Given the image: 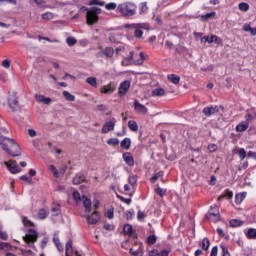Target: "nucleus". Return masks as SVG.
Instances as JSON below:
<instances>
[{"label": "nucleus", "instance_id": "1", "mask_svg": "<svg viewBox=\"0 0 256 256\" xmlns=\"http://www.w3.org/2000/svg\"><path fill=\"white\" fill-rule=\"evenodd\" d=\"M0 147L11 157H19V155H21V147H19V144H17L15 139L3 136L1 133Z\"/></svg>", "mask_w": 256, "mask_h": 256}, {"label": "nucleus", "instance_id": "2", "mask_svg": "<svg viewBox=\"0 0 256 256\" xmlns=\"http://www.w3.org/2000/svg\"><path fill=\"white\" fill-rule=\"evenodd\" d=\"M117 12L120 13L122 17H133L137 15V5L133 2L120 3L117 6Z\"/></svg>", "mask_w": 256, "mask_h": 256}, {"label": "nucleus", "instance_id": "3", "mask_svg": "<svg viewBox=\"0 0 256 256\" xmlns=\"http://www.w3.org/2000/svg\"><path fill=\"white\" fill-rule=\"evenodd\" d=\"M99 15H101V8L92 7L86 13V21L88 25H95L99 21Z\"/></svg>", "mask_w": 256, "mask_h": 256}, {"label": "nucleus", "instance_id": "4", "mask_svg": "<svg viewBox=\"0 0 256 256\" xmlns=\"http://www.w3.org/2000/svg\"><path fill=\"white\" fill-rule=\"evenodd\" d=\"M39 237V234L34 229H30L28 233L23 237V240L29 247L32 249L35 247V242L37 241V238Z\"/></svg>", "mask_w": 256, "mask_h": 256}, {"label": "nucleus", "instance_id": "5", "mask_svg": "<svg viewBox=\"0 0 256 256\" xmlns=\"http://www.w3.org/2000/svg\"><path fill=\"white\" fill-rule=\"evenodd\" d=\"M206 219L213 223H217V221L221 220V213H219V207H217V205L210 207L209 212L206 214Z\"/></svg>", "mask_w": 256, "mask_h": 256}, {"label": "nucleus", "instance_id": "6", "mask_svg": "<svg viewBox=\"0 0 256 256\" xmlns=\"http://www.w3.org/2000/svg\"><path fill=\"white\" fill-rule=\"evenodd\" d=\"M8 106L11 111H20L21 107H19V100L17 98V92H12L8 97Z\"/></svg>", "mask_w": 256, "mask_h": 256}, {"label": "nucleus", "instance_id": "7", "mask_svg": "<svg viewBox=\"0 0 256 256\" xmlns=\"http://www.w3.org/2000/svg\"><path fill=\"white\" fill-rule=\"evenodd\" d=\"M125 27H132V29H135L134 36L137 39H141L143 37V30L141 29H149V24H128Z\"/></svg>", "mask_w": 256, "mask_h": 256}, {"label": "nucleus", "instance_id": "8", "mask_svg": "<svg viewBox=\"0 0 256 256\" xmlns=\"http://www.w3.org/2000/svg\"><path fill=\"white\" fill-rule=\"evenodd\" d=\"M131 87V82L129 80H124L120 83L118 88V94L120 97H125L129 92V88Z\"/></svg>", "mask_w": 256, "mask_h": 256}, {"label": "nucleus", "instance_id": "9", "mask_svg": "<svg viewBox=\"0 0 256 256\" xmlns=\"http://www.w3.org/2000/svg\"><path fill=\"white\" fill-rule=\"evenodd\" d=\"M4 165H6L8 171H10V173H21V168H19V165H17V161L15 160H10V161H5Z\"/></svg>", "mask_w": 256, "mask_h": 256}, {"label": "nucleus", "instance_id": "10", "mask_svg": "<svg viewBox=\"0 0 256 256\" xmlns=\"http://www.w3.org/2000/svg\"><path fill=\"white\" fill-rule=\"evenodd\" d=\"M134 111L138 114V115H147V107H145V105L141 104L139 102V100H134Z\"/></svg>", "mask_w": 256, "mask_h": 256}, {"label": "nucleus", "instance_id": "11", "mask_svg": "<svg viewBox=\"0 0 256 256\" xmlns=\"http://www.w3.org/2000/svg\"><path fill=\"white\" fill-rule=\"evenodd\" d=\"M115 55V49L113 47H106L98 53V57H105V59H111Z\"/></svg>", "mask_w": 256, "mask_h": 256}, {"label": "nucleus", "instance_id": "12", "mask_svg": "<svg viewBox=\"0 0 256 256\" xmlns=\"http://www.w3.org/2000/svg\"><path fill=\"white\" fill-rule=\"evenodd\" d=\"M88 225H95L101 217L99 216V212L94 210L91 215H87L86 217Z\"/></svg>", "mask_w": 256, "mask_h": 256}, {"label": "nucleus", "instance_id": "13", "mask_svg": "<svg viewBox=\"0 0 256 256\" xmlns=\"http://www.w3.org/2000/svg\"><path fill=\"white\" fill-rule=\"evenodd\" d=\"M117 123V120L112 119V121L106 122L102 127V133H109V131L115 130V124Z\"/></svg>", "mask_w": 256, "mask_h": 256}, {"label": "nucleus", "instance_id": "14", "mask_svg": "<svg viewBox=\"0 0 256 256\" xmlns=\"http://www.w3.org/2000/svg\"><path fill=\"white\" fill-rule=\"evenodd\" d=\"M203 113L206 117H211V115H215L219 113V106H208L203 109Z\"/></svg>", "mask_w": 256, "mask_h": 256}, {"label": "nucleus", "instance_id": "15", "mask_svg": "<svg viewBox=\"0 0 256 256\" xmlns=\"http://www.w3.org/2000/svg\"><path fill=\"white\" fill-rule=\"evenodd\" d=\"M122 157L128 167H133V165H135V159L130 152H124Z\"/></svg>", "mask_w": 256, "mask_h": 256}, {"label": "nucleus", "instance_id": "16", "mask_svg": "<svg viewBox=\"0 0 256 256\" xmlns=\"http://www.w3.org/2000/svg\"><path fill=\"white\" fill-rule=\"evenodd\" d=\"M35 99L38 103H43L44 105H51V98L45 97V95L36 94Z\"/></svg>", "mask_w": 256, "mask_h": 256}, {"label": "nucleus", "instance_id": "17", "mask_svg": "<svg viewBox=\"0 0 256 256\" xmlns=\"http://www.w3.org/2000/svg\"><path fill=\"white\" fill-rule=\"evenodd\" d=\"M82 203L86 213H91V199L87 198V196H82Z\"/></svg>", "mask_w": 256, "mask_h": 256}, {"label": "nucleus", "instance_id": "18", "mask_svg": "<svg viewBox=\"0 0 256 256\" xmlns=\"http://www.w3.org/2000/svg\"><path fill=\"white\" fill-rule=\"evenodd\" d=\"M249 129V122L242 121L236 126L237 133H243V131H247Z\"/></svg>", "mask_w": 256, "mask_h": 256}, {"label": "nucleus", "instance_id": "19", "mask_svg": "<svg viewBox=\"0 0 256 256\" xmlns=\"http://www.w3.org/2000/svg\"><path fill=\"white\" fill-rule=\"evenodd\" d=\"M123 231L126 235H129V237H137V234L133 231V226L131 224L124 225Z\"/></svg>", "mask_w": 256, "mask_h": 256}, {"label": "nucleus", "instance_id": "20", "mask_svg": "<svg viewBox=\"0 0 256 256\" xmlns=\"http://www.w3.org/2000/svg\"><path fill=\"white\" fill-rule=\"evenodd\" d=\"M120 146L122 149H125L126 151H129V149H131V138H124L121 142H120Z\"/></svg>", "mask_w": 256, "mask_h": 256}, {"label": "nucleus", "instance_id": "21", "mask_svg": "<svg viewBox=\"0 0 256 256\" xmlns=\"http://www.w3.org/2000/svg\"><path fill=\"white\" fill-rule=\"evenodd\" d=\"M168 81L170 83H173L174 85H179V81H181V77H179L177 74H169L167 76Z\"/></svg>", "mask_w": 256, "mask_h": 256}, {"label": "nucleus", "instance_id": "22", "mask_svg": "<svg viewBox=\"0 0 256 256\" xmlns=\"http://www.w3.org/2000/svg\"><path fill=\"white\" fill-rule=\"evenodd\" d=\"M233 198V191L227 189L225 192L218 197V201H223V199H232Z\"/></svg>", "mask_w": 256, "mask_h": 256}, {"label": "nucleus", "instance_id": "23", "mask_svg": "<svg viewBox=\"0 0 256 256\" xmlns=\"http://www.w3.org/2000/svg\"><path fill=\"white\" fill-rule=\"evenodd\" d=\"M134 55H135V52L131 51V52H130V57L124 58V59L122 60V65H123L124 67H127V66H129V65H132V64H133V56H134Z\"/></svg>", "mask_w": 256, "mask_h": 256}, {"label": "nucleus", "instance_id": "24", "mask_svg": "<svg viewBox=\"0 0 256 256\" xmlns=\"http://www.w3.org/2000/svg\"><path fill=\"white\" fill-rule=\"evenodd\" d=\"M73 184L74 185H81V183H83V181H85V175L79 173L77 174L74 178H73Z\"/></svg>", "mask_w": 256, "mask_h": 256}, {"label": "nucleus", "instance_id": "25", "mask_svg": "<svg viewBox=\"0 0 256 256\" xmlns=\"http://www.w3.org/2000/svg\"><path fill=\"white\" fill-rule=\"evenodd\" d=\"M65 255L66 256L73 255V242L71 240L66 243Z\"/></svg>", "mask_w": 256, "mask_h": 256}, {"label": "nucleus", "instance_id": "26", "mask_svg": "<svg viewBox=\"0 0 256 256\" xmlns=\"http://www.w3.org/2000/svg\"><path fill=\"white\" fill-rule=\"evenodd\" d=\"M128 127H129L130 131H134V133H137V131H139V125L137 124V122L135 120H129Z\"/></svg>", "mask_w": 256, "mask_h": 256}, {"label": "nucleus", "instance_id": "27", "mask_svg": "<svg viewBox=\"0 0 256 256\" xmlns=\"http://www.w3.org/2000/svg\"><path fill=\"white\" fill-rule=\"evenodd\" d=\"M200 247L203 249V251H209V247H211V242L209 241V238H203Z\"/></svg>", "mask_w": 256, "mask_h": 256}, {"label": "nucleus", "instance_id": "28", "mask_svg": "<svg viewBox=\"0 0 256 256\" xmlns=\"http://www.w3.org/2000/svg\"><path fill=\"white\" fill-rule=\"evenodd\" d=\"M115 91V86L113 84H108L107 86H104L101 93H105L106 95H109Z\"/></svg>", "mask_w": 256, "mask_h": 256}, {"label": "nucleus", "instance_id": "29", "mask_svg": "<svg viewBox=\"0 0 256 256\" xmlns=\"http://www.w3.org/2000/svg\"><path fill=\"white\" fill-rule=\"evenodd\" d=\"M51 213L54 217H57V215H61V205L54 204V206L51 208Z\"/></svg>", "mask_w": 256, "mask_h": 256}, {"label": "nucleus", "instance_id": "30", "mask_svg": "<svg viewBox=\"0 0 256 256\" xmlns=\"http://www.w3.org/2000/svg\"><path fill=\"white\" fill-rule=\"evenodd\" d=\"M165 90L163 88H156L152 91V97H163Z\"/></svg>", "mask_w": 256, "mask_h": 256}, {"label": "nucleus", "instance_id": "31", "mask_svg": "<svg viewBox=\"0 0 256 256\" xmlns=\"http://www.w3.org/2000/svg\"><path fill=\"white\" fill-rule=\"evenodd\" d=\"M245 235L247 239H256V229L255 228L248 229Z\"/></svg>", "mask_w": 256, "mask_h": 256}, {"label": "nucleus", "instance_id": "32", "mask_svg": "<svg viewBox=\"0 0 256 256\" xmlns=\"http://www.w3.org/2000/svg\"><path fill=\"white\" fill-rule=\"evenodd\" d=\"M63 97L66 99V101H70V102L75 101V96L66 90L63 91Z\"/></svg>", "mask_w": 256, "mask_h": 256}, {"label": "nucleus", "instance_id": "33", "mask_svg": "<svg viewBox=\"0 0 256 256\" xmlns=\"http://www.w3.org/2000/svg\"><path fill=\"white\" fill-rule=\"evenodd\" d=\"M86 83H88V85H91V87L97 88V78L96 77H88L86 79Z\"/></svg>", "mask_w": 256, "mask_h": 256}, {"label": "nucleus", "instance_id": "34", "mask_svg": "<svg viewBox=\"0 0 256 256\" xmlns=\"http://www.w3.org/2000/svg\"><path fill=\"white\" fill-rule=\"evenodd\" d=\"M244 200H245V194H236L235 196L236 205H241V203H243Z\"/></svg>", "mask_w": 256, "mask_h": 256}, {"label": "nucleus", "instance_id": "35", "mask_svg": "<svg viewBox=\"0 0 256 256\" xmlns=\"http://www.w3.org/2000/svg\"><path fill=\"white\" fill-rule=\"evenodd\" d=\"M55 17V14H53L52 12H46L42 14V19L44 21H51V19H53Z\"/></svg>", "mask_w": 256, "mask_h": 256}, {"label": "nucleus", "instance_id": "36", "mask_svg": "<svg viewBox=\"0 0 256 256\" xmlns=\"http://www.w3.org/2000/svg\"><path fill=\"white\" fill-rule=\"evenodd\" d=\"M163 171H159L156 172L151 178H150V182L151 183H155V181H157V179H160V177H163Z\"/></svg>", "mask_w": 256, "mask_h": 256}, {"label": "nucleus", "instance_id": "37", "mask_svg": "<svg viewBox=\"0 0 256 256\" xmlns=\"http://www.w3.org/2000/svg\"><path fill=\"white\" fill-rule=\"evenodd\" d=\"M238 9L240 11H243L244 13H247V11H249V5L247 4V2H241L239 5H238Z\"/></svg>", "mask_w": 256, "mask_h": 256}, {"label": "nucleus", "instance_id": "38", "mask_svg": "<svg viewBox=\"0 0 256 256\" xmlns=\"http://www.w3.org/2000/svg\"><path fill=\"white\" fill-rule=\"evenodd\" d=\"M89 5L93 7L94 5H98L99 7H105V2L102 0H91Z\"/></svg>", "mask_w": 256, "mask_h": 256}, {"label": "nucleus", "instance_id": "39", "mask_svg": "<svg viewBox=\"0 0 256 256\" xmlns=\"http://www.w3.org/2000/svg\"><path fill=\"white\" fill-rule=\"evenodd\" d=\"M66 43L69 47H74V45H77V39L75 37H68L66 38Z\"/></svg>", "mask_w": 256, "mask_h": 256}, {"label": "nucleus", "instance_id": "40", "mask_svg": "<svg viewBox=\"0 0 256 256\" xmlns=\"http://www.w3.org/2000/svg\"><path fill=\"white\" fill-rule=\"evenodd\" d=\"M216 13L215 12H210L207 14H204L201 16V20L202 21H209V19H211L212 17H215Z\"/></svg>", "mask_w": 256, "mask_h": 256}, {"label": "nucleus", "instance_id": "41", "mask_svg": "<svg viewBox=\"0 0 256 256\" xmlns=\"http://www.w3.org/2000/svg\"><path fill=\"white\" fill-rule=\"evenodd\" d=\"M49 170L54 177L59 178V170L57 169V167H55V165H50Z\"/></svg>", "mask_w": 256, "mask_h": 256}, {"label": "nucleus", "instance_id": "42", "mask_svg": "<svg viewBox=\"0 0 256 256\" xmlns=\"http://www.w3.org/2000/svg\"><path fill=\"white\" fill-rule=\"evenodd\" d=\"M238 157L240 158L241 161L247 157V151H245V148H240L238 149Z\"/></svg>", "mask_w": 256, "mask_h": 256}, {"label": "nucleus", "instance_id": "43", "mask_svg": "<svg viewBox=\"0 0 256 256\" xmlns=\"http://www.w3.org/2000/svg\"><path fill=\"white\" fill-rule=\"evenodd\" d=\"M147 11H149V7H147V2H142L140 4V15L147 13Z\"/></svg>", "mask_w": 256, "mask_h": 256}, {"label": "nucleus", "instance_id": "44", "mask_svg": "<svg viewBox=\"0 0 256 256\" xmlns=\"http://www.w3.org/2000/svg\"><path fill=\"white\" fill-rule=\"evenodd\" d=\"M53 243L57 247L58 251H63V245H61V242L59 241L58 237L53 238Z\"/></svg>", "mask_w": 256, "mask_h": 256}, {"label": "nucleus", "instance_id": "45", "mask_svg": "<svg viewBox=\"0 0 256 256\" xmlns=\"http://www.w3.org/2000/svg\"><path fill=\"white\" fill-rule=\"evenodd\" d=\"M130 253L133 256H143V249L139 248L138 250H135V249L131 248Z\"/></svg>", "mask_w": 256, "mask_h": 256}, {"label": "nucleus", "instance_id": "46", "mask_svg": "<svg viewBox=\"0 0 256 256\" xmlns=\"http://www.w3.org/2000/svg\"><path fill=\"white\" fill-rule=\"evenodd\" d=\"M117 7H118L117 3H115V2H111V3L105 5V9H107V11H113V10L117 9Z\"/></svg>", "mask_w": 256, "mask_h": 256}, {"label": "nucleus", "instance_id": "47", "mask_svg": "<svg viewBox=\"0 0 256 256\" xmlns=\"http://www.w3.org/2000/svg\"><path fill=\"white\" fill-rule=\"evenodd\" d=\"M147 217V214H145V212L139 210L138 213H137V219L138 221H145V218Z\"/></svg>", "mask_w": 256, "mask_h": 256}, {"label": "nucleus", "instance_id": "48", "mask_svg": "<svg viewBox=\"0 0 256 256\" xmlns=\"http://www.w3.org/2000/svg\"><path fill=\"white\" fill-rule=\"evenodd\" d=\"M147 242L149 243V245H155V243H157V236L155 235L148 236Z\"/></svg>", "mask_w": 256, "mask_h": 256}, {"label": "nucleus", "instance_id": "49", "mask_svg": "<svg viewBox=\"0 0 256 256\" xmlns=\"http://www.w3.org/2000/svg\"><path fill=\"white\" fill-rule=\"evenodd\" d=\"M38 217L39 219H47V211L45 209H40L38 211Z\"/></svg>", "mask_w": 256, "mask_h": 256}, {"label": "nucleus", "instance_id": "50", "mask_svg": "<svg viewBox=\"0 0 256 256\" xmlns=\"http://www.w3.org/2000/svg\"><path fill=\"white\" fill-rule=\"evenodd\" d=\"M22 223L25 227H33V222H31L27 217H23Z\"/></svg>", "mask_w": 256, "mask_h": 256}, {"label": "nucleus", "instance_id": "51", "mask_svg": "<svg viewBox=\"0 0 256 256\" xmlns=\"http://www.w3.org/2000/svg\"><path fill=\"white\" fill-rule=\"evenodd\" d=\"M155 191H156L157 195H159L160 197H165V195L167 193V190H165L161 187L157 188Z\"/></svg>", "mask_w": 256, "mask_h": 256}, {"label": "nucleus", "instance_id": "52", "mask_svg": "<svg viewBox=\"0 0 256 256\" xmlns=\"http://www.w3.org/2000/svg\"><path fill=\"white\" fill-rule=\"evenodd\" d=\"M0 249L3 251H9V249H11V245H9V243L0 242Z\"/></svg>", "mask_w": 256, "mask_h": 256}, {"label": "nucleus", "instance_id": "53", "mask_svg": "<svg viewBox=\"0 0 256 256\" xmlns=\"http://www.w3.org/2000/svg\"><path fill=\"white\" fill-rule=\"evenodd\" d=\"M119 143V139L117 138H110L109 140H107V145H112L113 147H115V145H117Z\"/></svg>", "mask_w": 256, "mask_h": 256}, {"label": "nucleus", "instance_id": "54", "mask_svg": "<svg viewBox=\"0 0 256 256\" xmlns=\"http://www.w3.org/2000/svg\"><path fill=\"white\" fill-rule=\"evenodd\" d=\"M144 61H145V54L143 52H140V59H138L135 62V65H143Z\"/></svg>", "mask_w": 256, "mask_h": 256}, {"label": "nucleus", "instance_id": "55", "mask_svg": "<svg viewBox=\"0 0 256 256\" xmlns=\"http://www.w3.org/2000/svg\"><path fill=\"white\" fill-rule=\"evenodd\" d=\"M72 197L76 201H83V197H81V194L78 191H74Z\"/></svg>", "mask_w": 256, "mask_h": 256}, {"label": "nucleus", "instance_id": "56", "mask_svg": "<svg viewBox=\"0 0 256 256\" xmlns=\"http://www.w3.org/2000/svg\"><path fill=\"white\" fill-rule=\"evenodd\" d=\"M128 183L130 185H135L137 183V175L129 176Z\"/></svg>", "mask_w": 256, "mask_h": 256}, {"label": "nucleus", "instance_id": "57", "mask_svg": "<svg viewBox=\"0 0 256 256\" xmlns=\"http://www.w3.org/2000/svg\"><path fill=\"white\" fill-rule=\"evenodd\" d=\"M125 215L127 220L133 219V215H135V211H133V209L128 210L125 212Z\"/></svg>", "mask_w": 256, "mask_h": 256}, {"label": "nucleus", "instance_id": "58", "mask_svg": "<svg viewBox=\"0 0 256 256\" xmlns=\"http://www.w3.org/2000/svg\"><path fill=\"white\" fill-rule=\"evenodd\" d=\"M220 247L222 249V256H231V254L229 253V249H227L225 245H221Z\"/></svg>", "mask_w": 256, "mask_h": 256}, {"label": "nucleus", "instance_id": "59", "mask_svg": "<svg viewBox=\"0 0 256 256\" xmlns=\"http://www.w3.org/2000/svg\"><path fill=\"white\" fill-rule=\"evenodd\" d=\"M219 41V37L217 35H212L208 37V43H217Z\"/></svg>", "mask_w": 256, "mask_h": 256}, {"label": "nucleus", "instance_id": "60", "mask_svg": "<svg viewBox=\"0 0 256 256\" xmlns=\"http://www.w3.org/2000/svg\"><path fill=\"white\" fill-rule=\"evenodd\" d=\"M21 181H26V183H33V179L27 175H23L20 177Z\"/></svg>", "mask_w": 256, "mask_h": 256}, {"label": "nucleus", "instance_id": "61", "mask_svg": "<svg viewBox=\"0 0 256 256\" xmlns=\"http://www.w3.org/2000/svg\"><path fill=\"white\" fill-rule=\"evenodd\" d=\"M216 149H217V144H210L208 146V151H210V153H215Z\"/></svg>", "mask_w": 256, "mask_h": 256}, {"label": "nucleus", "instance_id": "62", "mask_svg": "<svg viewBox=\"0 0 256 256\" xmlns=\"http://www.w3.org/2000/svg\"><path fill=\"white\" fill-rule=\"evenodd\" d=\"M218 251H219V248L217 246H214L211 250L210 256H217Z\"/></svg>", "mask_w": 256, "mask_h": 256}, {"label": "nucleus", "instance_id": "63", "mask_svg": "<svg viewBox=\"0 0 256 256\" xmlns=\"http://www.w3.org/2000/svg\"><path fill=\"white\" fill-rule=\"evenodd\" d=\"M158 256H169V250H161L158 252Z\"/></svg>", "mask_w": 256, "mask_h": 256}, {"label": "nucleus", "instance_id": "64", "mask_svg": "<svg viewBox=\"0 0 256 256\" xmlns=\"http://www.w3.org/2000/svg\"><path fill=\"white\" fill-rule=\"evenodd\" d=\"M149 256H159V250L153 249L149 252Z\"/></svg>", "mask_w": 256, "mask_h": 256}]
</instances>
